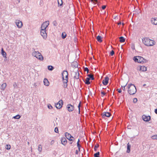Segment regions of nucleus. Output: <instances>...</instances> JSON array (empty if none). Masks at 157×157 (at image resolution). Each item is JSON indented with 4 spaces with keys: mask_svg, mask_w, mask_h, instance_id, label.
I'll list each match as a JSON object with an SVG mask.
<instances>
[{
    "mask_svg": "<svg viewBox=\"0 0 157 157\" xmlns=\"http://www.w3.org/2000/svg\"><path fill=\"white\" fill-rule=\"evenodd\" d=\"M5 148L7 150H9L11 148V146L10 144H7Z\"/></svg>",
    "mask_w": 157,
    "mask_h": 157,
    "instance_id": "37",
    "label": "nucleus"
},
{
    "mask_svg": "<svg viewBox=\"0 0 157 157\" xmlns=\"http://www.w3.org/2000/svg\"><path fill=\"white\" fill-rule=\"evenodd\" d=\"M17 1L18 2V3H19L20 2V0H17Z\"/></svg>",
    "mask_w": 157,
    "mask_h": 157,
    "instance_id": "57",
    "label": "nucleus"
},
{
    "mask_svg": "<svg viewBox=\"0 0 157 157\" xmlns=\"http://www.w3.org/2000/svg\"><path fill=\"white\" fill-rule=\"evenodd\" d=\"M38 150L40 152H41L42 150V146L41 145L39 144L38 145Z\"/></svg>",
    "mask_w": 157,
    "mask_h": 157,
    "instance_id": "32",
    "label": "nucleus"
},
{
    "mask_svg": "<svg viewBox=\"0 0 157 157\" xmlns=\"http://www.w3.org/2000/svg\"><path fill=\"white\" fill-rule=\"evenodd\" d=\"M72 142H71L70 143V144H72Z\"/></svg>",
    "mask_w": 157,
    "mask_h": 157,
    "instance_id": "59",
    "label": "nucleus"
},
{
    "mask_svg": "<svg viewBox=\"0 0 157 157\" xmlns=\"http://www.w3.org/2000/svg\"><path fill=\"white\" fill-rule=\"evenodd\" d=\"M62 78H68V73L67 71L64 70L62 74Z\"/></svg>",
    "mask_w": 157,
    "mask_h": 157,
    "instance_id": "13",
    "label": "nucleus"
},
{
    "mask_svg": "<svg viewBox=\"0 0 157 157\" xmlns=\"http://www.w3.org/2000/svg\"><path fill=\"white\" fill-rule=\"evenodd\" d=\"M114 51L113 50H112L110 52V55L111 56H113V55H114Z\"/></svg>",
    "mask_w": 157,
    "mask_h": 157,
    "instance_id": "44",
    "label": "nucleus"
},
{
    "mask_svg": "<svg viewBox=\"0 0 157 157\" xmlns=\"http://www.w3.org/2000/svg\"><path fill=\"white\" fill-rule=\"evenodd\" d=\"M54 131L56 133H58L59 132L58 128L57 127H56L54 129Z\"/></svg>",
    "mask_w": 157,
    "mask_h": 157,
    "instance_id": "43",
    "label": "nucleus"
},
{
    "mask_svg": "<svg viewBox=\"0 0 157 157\" xmlns=\"http://www.w3.org/2000/svg\"><path fill=\"white\" fill-rule=\"evenodd\" d=\"M155 113L157 114V108L155 109Z\"/></svg>",
    "mask_w": 157,
    "mask_h": 157,
    "instance_id": "53",
    "label": "nucleus"
},
{
    "mask_svg": "<svg viewBox=\"0 0 157 157\" xmlns=\"http://www.w3.org/2000/svg\"><path fill=\"white\" fill-rule=\"evenodd\" d=\"M90 80V78H88V77L86 78L84 81L85 83L88 85L90 84V83L89 81Z\"/></svg>",
    "mask_w": 157,
    "mask_h": 157,
    "instance_id": "22",
    "label": "nucleus"
},
{
    "mask_svg": "<svg viewBox=\"0 0 157 157\" xmlns=\"http://www.w3.org/2000/svg\"><path fill=\"white\" fill-rule=\"evenodd\" d=\"M99 146V145L98 144H97L95 145L94 148V151H97V149L98 148Z\"/></svg>",
    "mask_w": 157,
    "mask_h": 157,
    "instance_id": "38",
    "label": "nucleus"
},
{
    "mask_svg": "<svg viewBox=\"0 0 157 157\" xmlns=\"http://www.w3.org/2000/svg\"><path fill=\"white\" fill-rule=\"evenodd\" d=\"M49 24V21H46L41 25V29L46 30V29L48 27Z\"/></svg>",
    "mask_w": 157,
    "mask_h": 157,
    "instance_id": "5",
    "label": "nucleus"
},
{
    "mask_svg": "<svg viewBox=\"0 0 157 157\" xmlns=\"http://www.w3.org/2000/svg\"><path fill=\"white\" fill-rule=\"evenodd\" d=\"M146 86V84H144V85H143V86Z\"/></svg>",
    "mask_w": 157,
    "mask_h": 157,
    "instance_id": "58",
    "label": "nucleus"
},
{
    "mask_svg": "<svg viewBox=\"0 0 157 157\" xmlns=\"http://www.w3.org/2000/svg\"><path fill=\"white\" fill-rule=\"evenodd\" d=\"M2 54L3 57H6V52L4 51L3 48L1 50Z\"/></svg>",
    "mask_w": 157,
    "mask_h": 157,
    "instance_id": "24",
    "label": "nucleus"
},
{
    "mask_svg": "<svg viewBox=\"0 0 157 157\" xmlns=\"http://www.w3.org/2000/svg\"><path fill=\"white\" fill-rule=\"evenodd\" d=\"M106 7V6L105 5H104L102 6L101 8L103 10H104L105 8Z\"/></svg>",
    "mask_w": 157,
    "mask_h": 157,
    "instance_id": "49",
    "label": "nucleus"
},
{
    "mask_svg": "<svg viewBox=\"0 0 157 157\" xmlns=\"http://www.w3.org/2000/svg\"><path fill=\"white\" fill-rule=\"evenodd\" d=\"M151 138L154 140L157 139V135H156L152 136Z\"/></svg>",
    "mask_w": 157,
    "mask_h": 157,
    "instance_id": "41",
    "label": "nucleus"
},
{
    "mask_svg": "<svg viewBox=\"0 0 157 157\" xmlns=\"http://www.w3.org/2000/svg\"><path fill=\"white\" fill-rule=\"evenodd\" d=\"M67 85H67V83H63V86L64 88H66L67 86Z\"/></svg>",
    "mask_w": 157,
    "mask_h": 157,
    "instance_id": "45",
    "label": "nucleus"
},
{
    "mask_svg": "<svg viewBox=\"0 0 157 157\" xmlns=\"http://www.w3.org/2000/svg\"><path fill=\"white\" fill-rule=\"evenodd\" d=\"M65 136L66 138L70 141H73L74 140V138L69 133L66 132L65 133Z\"/></svg>",
    "mask_w": 157,
    "mask_h": 157,
    "instance_id": "6",
    "label": "nucleus"
},
{
    "mask_svg": "<svg viewBox=\"0 0 157 157\" xmlns=\"http://www.w3.org/2000/svg\"><path fill=\"white\" fill-rule=\"evenodd\" d=\"M43 82L44 85L47 86H48L49 85V82L46 78H44Z\"/></svg>",
    "mask_w": 157,
    "mask_h": 157,
    "instance_id": "18",
    "label": "nucleus"
},
{
    "mask_svg": "<svg viewBox=\"0 0 157 157\" xmlns=\"http://www.w3.org/2000/svg\"><path fill=\"white\" fill-rule=\"evenodd\" d=\"M58 6H63V0H57Z\"/></svg>",
    "mask_w": 157,
    "mask_h": 157,
    "instance_id": "20",
    "label": "nucleus"
},
{
    "mask_svg": "<svg viewBox=\"0 0 157 157\" xmlns=\"http://www.w3.org/2000/svg\"><path fill=\"white\" fill-rule=\"evenodd\" d=\"M63 104V102L62 100H60L58 103L55 104V106L57 109H60L62 108Z\"/></svg>",
    "mask_w": 157,
    "mask_h": 157,
    "instance_id": "7",
    "label": "nucleus"
},
{
    "mask_svg": "<svg viewBox=\"0 0 157 157\" xmlns=\"http://www.w3.org/2000/svg\"><path fill=\"white\" fill-rule=\"evenodd\" d=\"M79 141H80V140L79 139H78V141L77 142V147H78V149L79 150H80V147H81V145L79 143Z\"/></svg>",
    "mask_w": 157,
    "mask_h": 157,
    "instance_id": "34",
    "label": "nucleus"
},
{
    "mask_svg": "<svg viewBox=\"0 0 157 157\" xmlns=\"http://www.w3.org/2000/svg\"><path fill=\"white\" fill-rule=\"evenodd\" d=\"M78 153V151L77 150H76V153L77 154Z\"/></svg>",
    "mask_w": 157,
    "mask_h": 157,
    "instance_id": "56",
    "label": "nucleus"
},
{
    "mask_svg": "<svg viewBox=\"0 0 157 157\" xmlns=\"http://www.w3.org/2000/svg\"><path fill=\"white\" fill-rule=\"evenodd\" d=\"M142 42L144 45L147 46H152L155 44V41L147 37L142 39Z\"/></svg>",
    "mask_w": 157,
    "mask_h": 157,
    "instance_id": "1",
    "label": "nucleus"
},
{
    "mask_svg": "<svg viewBox=\"0 0 157 157\" xmlns=\"http://www.w3.org/2000/svg\"><path fill=\"white\" fill-rule=\"evenodd\" d=\"M121 24V22H119V23H118V25H120Z\"/></svg>",
    "mask_w": 157,
    "mask_h": 157,
    "instance_id": "55",
    "label": "nucleus"
},
{
    "mask_svg": "<svg viewBox=\"0 0 157 157\" xmlns=\"http://www.w3.org/2000/svg\"><path fill=\"white\" fill-rule=\"evenodd\" d=\"M16 24L17 27L19 28H21L22 26V23L21 21L18 20L16 21L15 22Z\"/></svg>",
    "mask_w": 157,
    "mask_h": 157,
    "instance_id": "14",
    "label": "nucleus"
},
{
    "mask_svg": "<svg viewBox=\"0 0 157 157\" xmlns=\"http://www.w3.org/2000/svg\"><path fill=\"white\" fill-rule=\"evenodd\" d=\"M33 86H35V87H36V86H37V85H36V83H34V84H33Z\"/></svg>",
    "mask_w": 157,
    "mask_h": 157,
    "instance_id": "54",
    "label": "nucleus"
},
{
    "mask_svg": "<svg viewBox=\"0 0 157 157\" xmlns=\"http://www.w3.org/2000/svg\"><path fill=\"white\" fill-rule=\"evenodd\" d=\"M87 76L88 77V78H90V80H93L94 79V76L91 74H88L87 75Z\"/></svg>",
    "mask_w": 157,
    "mask_h": 157,
    "instance_id": "30",
    "label": "nucleus"
},
{
    "mask_svg": "<svg viewBox=\"0 0 157 157\" xmlns=\"http://www.w3.org/2000/svg\"><path fill=\"white\" fill-rule=\"evenodd\" d=\"M133 59L136 63H146L147 62V60L146 59H144L143 57L139 56H134Z\"/></svg>",
    "mask_w": 157,
    "mask_h": 157,
    "instance_id": "3",
    "label": "nucleus"
},
{
    "mask_svg": "<svg viewBox=\"0 0 157 157\" xmlns=\"http://www.w3.org/2000/svg\"><path fill=\"white\" fill-rule=\"evenodd\" d=\"M61 144L64 145H65L67 143V141L64 137H62L61 140Z\"/></svg>",
    "mask_w": 157,
    "mask_h": 157,
    "instance_id": "15",
    "label": "nucleus"
},
{
    "mask_svg": "<svg viewBox=\"0 0 157 157\" xmlns=\"http://www.w3.org/2000/svg\"><path fill=\"white\" fill-rule=\"evenodd\" d=\"M53 25L54 26H56L58 25V23L56 20H55L53 22Z\"/></svg>",
    "mask_w": 157,
    "mask_h": 157,
    "instance_id": "40",
    "label": "nucleus"
},
{
    "mask_svg": "<svg viewBox=\"0 0 157 157\" xmlns=\"http://www.w3.org/2000/svg\"><path fill=\"white\" fill-rule=\"evenodd\" d=\"M63 82V83H66L68 82V78H62Z\"/></svg>",
    "mask_w": 157,
    "mask_h": 157,
    "instance_id": "31",
    "label": "nucleus"
},
{
    "mask_svg": "<svg viewBox=\"0 0 157 157\" xmlns=\"http://www.w3.org/2000/svg\"><path fill=\"white\" fill-rule=\"evenodd\" d=\"M109 80V78L108 77L106 76L105 78L104 79L102 80V82L103 84L104 85H107L108 83Z\"/></svg>",
    "mask_w": 157,
    "mask_h": 157,
    "instance_id": "12",
    "label": "nucleus"
},
{
    "mask_svg": "<svg viewBox=\"0 0 157 157\" xmlns=\"http://www.w3.org/2000/svg\"><path fill=\"white\" fill-rule=\"evenodd\" d=\"M20 117H21L20 116V115H19V114H17L15 116H14L13 117V118H14V119H19L20 118Z\"/></svg>",
    "mask_w": 157,
    "mask_h": 157,
    "instance_id": "35",
    "label": "nucleus"
},
{
    "mask_svg": "<svg viewBox=\"0 0 157 157\" xmlns=\"http://www.w3.org/2000/svg\"><path fill=\"white\" fill-rule=\"evenodd\" d=\"M137 98H134L133 100V102L135 103L137 102Z\"/></svg>",
    "mask_w": 157,
    "mask_h": 157,
    "instance_id": "48",
    "label": "nucleus"
},
{
    "mask_svg": "<svg viewBox=\"0 0 157 157\" xmlns=\"http://www.w3.org/2000/svg\"><path fill=\"white\" fill-rule=\"evenodd\" d=\"M71 66L72 67L76 68L78 66V63L77 62H74L71 64Z\"/></svg>",
    "mask_w": 157,
    "mask_h": 157,
    "instance_id": "19",
    "label": "nucleus"
},
{
    "mask_svg": "<svg viewBox=\"0 0 157 157\" xmlns=\"http://www.w3.org/2000/svg\"><path fill=\"white\" fill-rule=\"evenodd\" d=\"M6 86V84L4 83L2 84L1 86V89L2 90H4Z\"/></svg>",
    "mask_w": 157,
    "mask_h": 157,
    "instance_id": "23",
    "label": "nucleus"
},
{
    "mask_svg": "<svg viewBox=\"0 0 157 157\" xmlns=\"http://www.w3.org/2000/svg\"><path fill=\"white\" fill-rule=\"evenodd\" d=\"M120 42L121 43H123L125 41V39L123 36H121L119 37Z\"/></svg>",
    "mask_w": 157,
    "mask_h": 157,
    "instance_id": "26",
    "label": "nucleus"
},
{
    "mask_svg": "<svg viewBox=\"0 0 157 157\" xmlns=\"http://www.w3.org/2000/svg\"><path fill=\"white\" fill-rule=\"evenodd\" d=\"M46 30L41 29L40 31L41 35L44 39H46L47 37V34L46 33Z\"/></svg>",
    "mask_w": 157,
    "mask_h": 157,
    "instance_id": "9",
    "label": "nucleus"
},
{
    "mask_svg": "<svg viewBox=\"0 0 157 157\" xmlns=\"http://www.w3.org/2000/svg\"><path fill=\"white\" fill-rule=\"evenodd\" d=\"M48 108L50 109H51L52 108V106L50 104H48Z\"/></svg>",
    "mask_w": 157,
    "mask_h": 157,
    "instance_id": "47",
    "label": "nucleus"
},
{
    "mask_svg": "<svg viewBox=\"0 0 157 157\" xmlns=\"http://www.w3.org/2000/svg\"><path fill=\"white\" fill-rule=\"evenodd\" d=\"M54 143V140H52L50 142V144L51 145H52Z\"/></svg>",
    "mask_w": 157,
    "mask_h": 157,
    "instance_id": "51",
    "label": "nucleus"
},
{
    "mask_svg": "<svg viewBox=\"0 0 157 157\" xmlns=\"http://www.w3.org/2000/svg\"><path fill=\"white\" fill-rule=\"evenodd\" d=\"M151 23L153 25H157V18H152L151 20Z\"/></svg>",
    "mask_w": 157,
    "mask_h": 157,
    "instance_id": "17",
    "label": "nucleus"
},
{
    "mask_svg": "<svg viewBox=\"0 0 157 157\" xmlns=\"http://www.w3.org/2000/svg\"><path fill=\"white\" fill-rule=\"evenodd\" d=\"M101 96L102 97H103L105 95L106 93H105V92H104V91H101Z\"/></svg>",
    "mask_w": 157,
    "mask_h": 157,
    "instance_id": "42",
    "label": "nucleus"
},
{
    "mask_svg": "<svg viewBox=\"0 0 157 157\" xmlns=\"http://www.w3.org/2000/svg\"><path fill=\"white\" fill-rule=\"evenodd\" d=\"M66 36H67V34L65 32H63L62 33L61 36H62V38L63 39H65L66 37Z\"/></svg>",
    "mask_w": 157,
    "mask_h": 157,
    "instance_id": "28",
    "label": "nucleus"
},
{
    "mask_svg": "<svg viewBox=\"0 0 157 157\" xmlns=\"http://www.w3.org/2000/svg\"><path fill=\"white\" fill-rule=\"evenodd\" d=\"M122 25H124V23H122Z\"/></svg>",
    "mask_w": 157,
    "mask_h": 157,
    "instance_id": "61",
    "label": "nucleus"
},
{
    "mask_svg": "<svg viewBox=\"0 0 157 157\" xmlns=\"http://www.w3.org/2000/svg\"><path fill=\"white\" fill-rule=\"evenodd\" d=\"M142 118L144 121H148L151 119V117L149 116H146L145 115H143L142 117Z\"/></svg>",
    "mask_w": 157,
    "mask_h": 157,
    "instance_id": "11",
    "label": "nucleus"
},
{
    "mask_svg": "<svg viewBox=\"0 0 157 157\" xmlns=\"http://www.w3.org/2000/svg\"><path fill=\"white\" fill-rule=\"evenodd\" d=\"M96 4H97V5H99V3H98H98H96Z\"/></svg>",
    "mask_w": 157,
    "mask_h": 157,
    "instance_id": "60",
    "label": "nucleus"
},
{
    "mask_svg": "<svg viewBox=\"0 0 157 157\" xmlns=\"http://www.w3.org/2000/svg\"><path fill=\"white\" fill-rule=\"evenodd\" d=\"M90 1L92 2L94 5H95L98 3V0H89Z\"/></svg>",
    "mask_w": 157,
    "mask_h": 157,
    "instance_id": "33",
    "label": "nucleus"
},
{
    "mask_svg": "<svg viewBox=\"0 0 157 157\" xmlns=\"http://www.w3.org/2000/svg\"><path fill=\"white\" fill-rule=\"evenodd\" d=\"M67 108L69 112H71L74 110V107L73 105L71 104H68L67 106Z\"/></svg>",
    "mask_w": 157,
    "mask_h": 157,
    "instance_id": "8",
    "label": "nucleus"
},
{
    "mask_svg": "<svg viewBox=\"0 0 157 157\" xmlns=\"http://www.w3.org/2000/svg\"><path fill=\"white\" fill-rule=\"evenodd\" d=\"M84 70L85 71H86L87 73L89 72V70L87 67H85L84 69Z\"/></svg>",
    "mask_w": 157,
    "mask_h": 157,
    "instance_id": "46",
    "label": "nucleus"
},
{
    "mask_svg": "<svg viewBox=\"0 0 157 157\" xmlns=\"http://www.w3.org/2000/svg\"><path fill=\"white\" fill-rule=\"evenodd\" d=\"M111 116V114L109 112H104L101 114L102 117L103 118L105 117H109Z\"/></svg>",
    "mask_w": 157,
    "mask_h": 157,
    "instance_id": "10",
    "label": "nucleus"
},
{
    "mask_svg": "<svg viewBox=\"0 0 157 157\" xmlns=\"http://www.w3.org/2000/svg\"><path fill=\"white\" fill-rule=\"evenodd\" d=\"M118 92H119V93H121V89H118Z\"/></svg>",
    "mask_w": 157,
    "mask_h": 157,
    "instance_id": "52",
    "label": "nucleus"
},
{
    "mask_svg": "<svg viewBox=\"0 0 157 157\" xmlns=\"http://www.w3.org/2000/svg\"><path fill=\"white\" fill-rule=\"evenodd\" d=\"M100 152L98 151L95 154H94V157H99Z\"/></svg>",
    "mask_w": 157,
    "mask_h": 157,
    "instance_id": "36",
    "label": "nucleus"
},
{
    "mask_svg": "<svg viewBox=\"0 0 157 157\" xmlns=\"http://www.w3.org/2000/svg\"><path fill=\"white\" fill-rule=\"evenodd\" d=\"M48 69L49 70L52 71L54 69V68L52 66L49 65L48 66Z\"/></svg>",
    "mask_w": 157,
    "mask_h": 157,
    "instance_id": "29",
    "label": "nucleus"
},
{
    "mask_svg": "<svg viewBox=\"0 0 157 157\" xmlns=\"http://www.w3.org/2000/svg\"><path fill=\"white\" fill-rule=\"evenodd\" d=\"M79 73L78 71L74 72V79H78L79 78Z\"/></svg>",
    "mask_w": 157,
    "mask_h": 157,
    "instance_id": "16",
    "label": "nucleus"
},
{
    "mask_svg": "<svg viewBox=\"0 0 157 157\" xmlns=\"http://www.w3.org/2000/svg\"><path fill=\"white\" fill-rule=\"evenodd\" d=\"M107 91H108V92L109 91V90H107Z\"/></svg>",
    "mask_w": 157,
    "mask_h": 157,
    "instance_id": "62",
    "label": "nucleus"
},
{
    "mask_svg": "<svg viewBox=\"0 0 157 157\" xmlns=\"http://www.w3.org/2000/svg\"><path fill=\"white\" fill-rule=\"evenodd\" d=\"M81 101H80V102L79 103V104L78 106V113L79 114L80 113V108L81 107Z\"/></svg>",
    "mask_w": 157,
    "mask_h": 157,
    "instance_id": "39",
    "label": "nucleus"
},
{
    "mask_svg": "<svg viewBox=\"0 0 157 157\" xmlns=\"http://www.w3.org/2000/svg\"><path fill=\"white\" fill-rule=\"evenodd\" d=\"M32 55L34 57H36V58L40 60H43V57L40 53L37 51H34L32 53Z\"/></svg>",
    "mask_w": 157,
    "mask_h": 157,
    "instance_id": "4",
    "label": "nucleus"
},
{
    "mask_svg": "<svg viewBox=\"0 0 157 157\" xmlns=\"http://www.w3.org/2000/svg\"><path fill=\"white\" fill-rule=\"evenodd\" d=\"M96 38L98 42H102V40L101 39L102 37L101 36L99 35L97 36Z\"/></svg>",
    "mask_w": 157,
    "mask_h": 157,
    "instance_id": "25",
    "label": "nucleus"
},
{
    "mask_svg": "<svg viewBox=\"0 0 157 157\" xmlns=\"http://www.w3.org/2000/svg\"><path fill=\"white\" fill-rule=\"evenodd\" d=\"M128 92L130 95L135 94L137 90L136 86L132 84H128Z\"/></svg>",
    "mask_w": 157,
    "mask_h": 157,
    "instance_id": "2",
    "label": "nucleus"
},
{
    "mask_svg": "<svg viewBox=\"0 0 157 157\" xmlns=\"http://www.w3.org/2000/svg\"><path fill=\"white\" fill-rule=\"evenodd\" d=\"M127 83H126V84L123 87L122 86V87H123L122 88V90H125V87L126 86V85H127Z\"/></svg>",
    "mask_w": 157,
    "mask_h": 157,
    "instance_id": "50",
    "label": "nucleus"
},
{
    "mask_svg": "<svg viewBox=\"0 0 157 157\" xmlns=\"http://www.w3.org/2000/svg\"><path fill=\"white\" fill-rule=\"evenodd\" d=\"M140 70L143 71H145L147 70V68L144 66H141L140 67Z\"/></svg>",
    "mask_w": 157,
    "mask_h": 157,
    "instance_id": "27",
    "label": "nucleus"
},
{
    "mask_svg": "<svg viewBox=\"0 0 157 157\" xmlns=\"http://www.w3.org/2000/svg\"><path fill=\"white\" fill-rule=\"evenodd\" d=\"M130 148H131V145L129 144V143H128L127 144V150L126 151V152L127 153H130Z\"/></svg>",
    "mask_w": 157,
    "mask_h": 157,
    "instance_id": "21",
    "label": "nucleus"
}]
</instances>
